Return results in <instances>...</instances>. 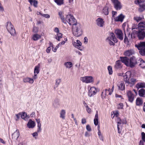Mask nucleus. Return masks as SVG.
<instances>
[{"label":"nucleus","mask_w":145,"mask_h":145,"mask_svg":"<svg viewBox=\"0 0 145 145\" xmlns=\"http://www.w3.org/2000/svg\"><path fill=\"white\" fill-rule=\"evenodd\" d=\"M72 31L74 35L76 37H80L83 34V31L79 24L72 26Z\"/></svg>","instance_id":"1"},{"label":"nucleus","mask_w":145,"mask_h":145,"mask_svg":"<svg viewBox=\"0 0 145 145\" xmlns=\"http://www.w3.org/2000/svg\"><path fill=\"white\" fill-rule=\"evenodd\" d=\"M65 20L70 25H72V26L78 24L77 23L76 20L73 16L71 14L67 15L65 18Z\"/></svg>","instance_id":"2"},{"label":"nucleus","mask_w":145,"mask_h":145,"mask_svg":"<svg viewBox=\"0 0 145 145\" xmlns=\"http://www.w3.org/2000/svg\"><path fill=\"white\" fill-rule=\"evenodd\" d=\"M111 40H113L115 43H116L118 42V40L113 33H110L109 36L106 39V40L110 46H114L115 44L111 41Z\"/></svg>","instance_id":"3"},{"label":"nucleus","mask_w":145,"mask_h":145,"mask_svg":"<svg viewBox=\"0 0 145 145\" xmlns=\"http://www.w3.org/2000/svg\"><path fill=\"white\" fill-rule=\"evenodd\" d=\"M7 28L8 32L11 35L14 36L16 35V31L13 28V25L10 21H8L7 25Z\"/></svg>","instance_id":"4"},{"label":"nucleus","mask_w":145,"mask_h":145,"mask_svg":"<svg viewBox=\"0 0 145 145\" xmlns=\"http://www.w3.org/2000/svg\"><path fill=\"white\" fill-rule=\"evenodd\" d=\"M131 72L130 71H127L124 76V80L126 86L129 84V79L131 77Z\"/></svg>","instance_id":"5"},{"label":"nucleus","mask_w":145,"mask_h":145,"mask_svg":"<svg viewBox=\"0 0 145 145\" xmlns=\"http://www.w3.org/2000/svg\"><path fill=\"white\" fill-rule=\"evenodd\" d=\"M80 80L83 82L86 83H91L93 82V78L91 76H86L81 77Z\"/></svg>","instance_id":"6"},{"label":"nucleus","mask_w":145,"mask_h":145,"mask_svg":"<svg viewBox=\"0 0 145 145\" xmlns=\"http://www.w3.org/2000/svg\"><path fill=\"white\" fill-rule=\"evenodd\" d=\"M115 33L116 37L120 40H122L123 38V34L122 31L120 29H117L115 30Z\"/></svg>","instance_id":"7"},{"label":"nucleus","mask_w":145,"mask_h":145,"mask_svg":"<svg viewBox=\"0 0 145 145\" xmlns=\"http://www.w3.org/2000/svg\"><path fill=\"white\" fill-rule=\"evenodd\" d=\"M137 64L136 59L134 57H132L130 58L129 61V67L132 68Z\"/></svg>","instance_id":"8"},{"label":"nucleus","mask_w":145,"mask_h":145,"mask_svg":"<svg viewBox=\"0 0 145 145\" xmlns=\"http://www.w3.org/2000/svg\"><path fill=\"white\" fill-rule=\"evenodd\" d=\"M97 92V89L95 87H91L89 89L88 95L90 97H92L95 95Z\"/></svg>","instance_id":"9"},{"label":"nucleus","mask_w":145,"mask_h":145,"mask_svg":"<svg viewBox=\"0 0 145 145\" xmlns=\"http://www.w3.org/2000/svg\"><path fill=\"white\" fill-rule=\"evenodd\" d=\"M137 37L140 40H143L145 37V32L144 31L138 30L136 32Z\"/></svg>","instance_id":"10"},{"label":"nucleus","mask_w":145,"mask_h":145,"mask_svg":"<svg viewBox=\"0 0 145 145\" xmlns=\"http://www.w3.org/2000/svg\"><path fill=\"white\" fill-rule=\"evenodd\" d=\"M73 45L74 46L80 51L82 50L83 49V48L81 46L82 43L79 40H77L76 42H73Z\"/></svg>","instance_id":"11"},{"label":"nucleus","mask_w":145,"mask_h":145,"mask_svg":"<svg viewBox=\"0 0 145 145\" xmlns=\"http://www.w3.org/2000/svg\"><path fill=\"white\" fill-rule=\"evenodd\" d=\"M112 2L114 5V8L116 10H120L121 8V3L118 0H112Z\"/></svg>","instance_id":"12"},{"label":"nucleus","mask_w":145,"mask_h":145,"mask_svg":"<svg viewBox=\"0 0 145 145\" xmlns=\"http://www.w3.org/2000/svg\"><path fill=\"white\" fill-rule=\"evenodd\" d=\"M127 95L129 101L132 103L134 98V96L133 94L130 91H128L127 93Z\"/></svg>","instance_id":"13"},{"label":"nucleus","mask_w":145,"mask_h":145,"mask_svg":"<svg viewBox=\"0 0 145 145\" xmlns=\"http://www.w3.org/2000/svg\"><path fill=\"white\" fill-rule=\"evenodd\" d=\"M97 25L99 26L102 27L104 24L103 20L101 18H98L96 21Z\"/></svg>","instance_id":"14"},{"label":"nucleus","mask_w":145,"mask_h":145,"mask_svg":"<svg viewBox=\"0 0 145 145\" xmlns=\"http://www.w3.org/2000/svg\"><path fill=\"white\" fill-rule=\"evenodd\" d=\"M120 59L121 62L124 63L127 66L129 67V59L127 57H120Z\"/></svg>","instance_id":"15"},{"label":"nucleus","mask_w":145,"mask_h":145,"mask_svg":"<svg viewBox=\"0 0 145 145\" xmlns=\"http://www.w3.org/2000/svg\"><path fill=\"white\" fill-rule=\"evenodd\" d=\"M138 30L144 31L145 30V22H140L138 25Z\"/></svg>","instance_id":"16"},{"label":"nucleus","mask_w":145,"mask_h":145,"mask_svg":"<svg viewBox=\"0 0 145 145\" xmlns=\"http://www.w3.org/2000/svg\"><path fill=\"white\" fill-rule=\"evenodd\" d=\"M135 46L138 50L145 48V41L140 42L138 44H135Z\"/></svg>","instance_id":"17"},{"label":"nucleus","mask_w":145,"mask_h":145,"mask_svg":"<svg viewBox=\"0 0 145 145\" xmlns=\"http://www.w3.org/2000/svg\"><path fill=\"white\" fill-rule=\"evenodd\" d=\"M125 17V16L122 14H120L119 16L116 18H114V20L115 21L122 22Z\"/></svg>","instance_id":"18"},{"label":"nucleus","mask_w":145,"mask_h":145,"mask_svg":"<svg viewBox=\"0 0 145 145\" xmlns=\"http://www.w3.org/2000/svg\"><path fill=\"white\" fill-rule=\"evenodd\" d=\"M35 122L31 120H29L27 124V127L29 128H33L35 127Z\"/></svg>","instance_id":"19"},{"label":"nucleus","mask_w":145,"mask_h":145,"mask_svg":"<svg viewBox=\"0 0 145 145\" xmlns=\"http://www.w3.org/2000/svg\"><path fill=\"white\" fill-rule=\"evenodd\" d=\"M122 67L121 62L120 60L117 61L114 65V68L116 69H120Z\"/></svg>","instance_id":"20"},{"label":"nucleus","mask_w":145,"mask_h":145,"mask_svg":"<svg viewBox=\"0 0 145 145\" xmlns=\"http://www.w3.org/2000/svg\"><path fill=\"white\" fill-rule=\"evenodd\" d=\"M118 86L119 90L123 91L125 89L124 84L122 82H119Z\"/></svg>","instance_id":"21"},{"label":"nucleus","mask_w":145,"mask_h":145,"mask_svg":"<svg viewBox=\"0 0 145 145\" xmlns=\"http://www.w3.org/2000/svg\"><path fill=\"white\" fill-rule=\"evenodd\" d=\"M134 54V52L133 50H129L124 52V54L126 56H129Z\"/></svg>","instance_id":"22"},{"label":"nucleus","mask_w":145,"mask_h":145,"mask_svg":"<svg viewBox=\"0 0 145 145\" xmlns=\"http://www.w3.org/2000/svg\"><path fill=\"white\" fill-rule=\"evenodd\" d=\"M108 91V92H109V94L110 95H111L112 93V91L110 90V88H109L108 89H106L105 90V95H104L103 94V92H102V94H101V96L102 97V98L103 99H104L105 98L106 95H107V92Z\"/></svg>","instance_id":"23"},{"label":"nucleus","mask_w":145,"mask_h":145,"mask_svg":"<svg viewBox=\"0 0 145 145\" xmlns=\"http://www.w3.org/2000/svg\"><path fill=\"white\" fill-rule=\"evenodd\" d=\"M23 81L24 83L29 82L32 84L34 80L33 79L27 77L23 79Z\"/></svg>","instance_id":"24"},{"label":"nucleus","mask_w":145,"mask_h":145,"mask_svg":"<svg viewBox=\"0 0 145 145\" xmlns=\"http://www.w3.org/2000/svg\"><path fill=\"white\" fill-rule=\"evenodd\" d=\"M19 133L18 131H17L13 133L12 135V139L14 140H16L19 137Z\"/></svg>","instance_id":"25"},{"label":"nucleus","mask_w":145,"mask_h":145,"mask_svg":"<svg viewBox=\"0 0 145 145\" xmlns=\"http://www.w3.org/2000/svg\"><path fill=\"white\" fill-rule=\"evenodd\" d=\"M94 123L95 125H98V114L97 111L96 112V114H95V119L94 120Z\"/></svg>","instance_id":"26"},{"label":"nucleus","mask_w":145,"mask_h":145,"mask_svg":"<svg viewBox=\"0 0 145 145\" xmlns=\"http://www.w3.org/2000/svg\"><path fill=\"white\" fill-rule=\"evenodd\" d=\"M138 4L140 7L138 10L140 12H141L145 10V3L142 4L139 3Z\"/></svg>","instance_id":"27"},{"label":"nucleus","mask_w":145,"mask_h":145,"mask_svg":"<svg viewBox=\"0 0 145 145\" xmlns=\"http://www.w3.org/2000/svg\"><path fill=\"white\" fill-rule=\"evenodd\" d=\"M143 101L140 98H137L136 100V104L137 106H140L142 105Z\"/></svg>","instance_id":"28"},{"label":"nucleus","mask_w":145,"mask_h":145,"mask_svg":"<svg viewBox=\"0 0 145 145\" xmlns=\"http://www.w3.org/2000/svg\"><path fill=\"white\" fill-rule=\"evenodd\" d=\"M139 95L140 97H145V90L143 89H142L139 90Z\"/></svg>","instance_id":"29"},{"label":"nucleus","mask_w":145,"mask_h":145,"mask_svg":"<svg viewBox=\"0 0 145 145\" xmlns=\"http://www.w3.org/2000/svg\"><path fill=\"white\" fill-rule=\"evenodd\" d=\"M136 87L138 89L139 88H145V83H139L137 84Z\"/></svg>","instance_id":"30"},{"label":"nucleus","mask_w":145,"mask_h":145,"mask_svg":"<svg viewBox=\"0 0 145 145\" xmlns=\"http://www.w3.org/2000/svg\"><path fill=\"white\" fill-rule=\"evenodd\" d=\"M103 12L105 15H107L108 14V8L107 6H105L103 8Z\"/></svg>","instance_id":"31"},{"label":"nucleus","mask_w":145,"mask_h":145,"mask_svg":"<svg viewBox=\"0 0 145 145\" xmlns=\"http://www.w3.org/2000/svg\"><path fill=\"white\" fill-rule=\"evenodd\" d=\"M64 65L67 68H70L72 66V63L71 62H67L64 63Z\"/></svg>","instance_id":"32"},{"label":"nucleus","mask_w":145,"mask_h":145,"mask_svg":"<svg viewBox=\"0 0 145 145\" xmlns=\"http://www.w3.org/2000/svg\"><path fill=\"white\" fill-rule=\"evenodd\" d=\"M40 68V64H38V65L36 66L34 69V73L38 74L39 72V68Z\"/></svg>","instance_id":"33"},{"label":"nucleus","mask_w":145,"mask_h":145,"mask_svg":"<svg viewBox=\"0 0 145 145\" xmlns=\"http://www.w3.org/2000/svg\"><path fill=\"white\" fill-rule=\"evenodd\" d=\"M65 111L64 110H61L60 113V117L62 119H64L65 118Z\"/></svg>","instance_id":"34"},{"label":"nucleus","mask_w":145,"mask_h":145,"mask_svg":"<svg viewBox=\"0 0 145 145\" xmlns=\"http://www.w3.org/2000/svg\"><path fill=\"white\" fill-rule=\"evenodd\" d=\"M40 38V36L38 34L34 35L33 37V39L34 40L36 41Z\"/></svg>","instance_id":"35"},{"label":"nucleus","mask_w":145,"mask_h":145,"mask_svg":"<svg viewBox=\"0 0 145 145\" xmlns=\"http://www.w3.org/2000/svg\"><path fill=\"white\" fill-rule=\"evenodd\" d=\"M62 37V34L58 32L57 34V36L55 37L56 39L58 41H59L60 39Z\"/></svg>","instance_id":"36"},{"label":"nucleus","mask_w":145,"mask_h":145,"mask_svg":"<svg viewBox=\"0 0 145 145\" xmlns=\"http://www.w3.org/2000/svg\"><path fill=\"white\" fill-rule=\"evenodd\" d=\"M54 1L58 5H61L64 3L63 0H54Z\"/></svg>","instance_id":"37"},{"label":"nucleus","mask_w":145,"mask_h":145,"mask_svg":"<svg viewBox=\"0 0 145 145\" xmlns=\"http://www.w3.org/2000/svg\"><path fill=\"white\" fill-rule=\"evenodd\" d=\"M61 81V79H57L56 80V84L54 86V88L55 89L57 88L59 85V84Z\"/></svg>","instance_id":"38"},{"label":"nucleus","mask_w":145,"mask_h":145,"mask_svg":"<svg viewBox=\"0 0 145 145\" xmlns=\"http://www.w3.org/2000/svg\"><path fill=\"white\" fill-rule=\"evenodd\" d=\"M139 53L142 56H145V48L138 50Z\"/></svg>","instance_id":"39"},{"label":"nucleus","mask_w":145,"mask_h":145,"mask_svg":"<svg viewBox=\"0 0 145 145\" xmlns=\"http://www.w3.org/2000/svg\"><path fill=\"white\" fill-rule=\"evenodd\" d=\"M136 80L134 78H131L129 80V84H134L136 82Z\"/></svg>","instance_id":"40"},{"label":"nucleus","mask_w":145,"mask_h":145,"mask_svg":"<svg viewBox=\"0 0 145 145\" xmlns=\"http://www.w3.org/2000/svg\"><path fill=\"white\" fill-rule=\"evenodd\" d=\"M108 69L109 74H112L113 72L112 67L110 66H109L108 67Z\"/></svg>","instance_id":"41"},{"label":"nucleus","mask_w":145,"mask_h":145,"mask_svg":"<svg viewBox=\"0 0 145 145\" xmlns=\"http://www.w3.org/2000/svg\"><path fill=\"white\" fill-rule=\"evenodd\" d=\"M142 18L140 17H135L134 18V20H136L137 22L142 20Z\"/></svg>","instance_id":"42"},{"label":"nucleus","mask_w":145,"mask_h":145,"mask_svg":"<svg viewBox=\"0 0 145 145\" xmlns=\"http://www.w3.org/2000/svg\"><path fill=\"white\" fill-rule=\"evenodd\" d=\"M41 124H37V127L38 129H37V132L39 133L41 131Z\"/></svg>","instance_id":"43"},{"label":"nucleus","mask_w":145,"mask_h":145,"mask_svg":"<svg viewBox=\"0 0 145 145\" xmlns=\"http://www.w3.org/2000/svg\"><path fill=\"white\" fill-rule=\"evenodd\" d=\"M140 67L143 68H145V62L144 61H141V63L139 64Z\"/></svg>","instance_id":"44"},{"label":"nucleus","mask_w":145,"mask_h":145,"mask_svg":"<svg viewBox=\"0 0 145 145\" xmlns=\"http://www.w3.org/2000/svg\"><path fill=\"white\" fill-rule=\"evenodd\" d=\"M117 121L118 124H119V125L121 123H124L119 117L117 118Z\"/></svg>","instance_id":"45"},{"label":"nucleus","mask_w":145,"mask_h":145,"mask_svg":"<svg viewBox=\"0 0 145 145\" xmlns=\"http://www.w3.org/2000/svg\"><path fill=\"white\" fill-rule=\"evenodd\" d=\"M145 0H136L135 1V3L136 4H139L141 3L144 2Z\"/></svg>","instance_id":"46"},{"label":"nucleus","mask_w":145,"mask_h":145,"mask_svg":"<svg viewBox=\"0 0 145 145\" xmlns=\"http://www.w3.org/2000/svg\"><path fill=\"white\" fill-rule=\"evenodd\" d=\"M38 132H35L32 134V135L33 137L35 139H36L37 138V137L38 136Z\"/></svg>","instance_id":"47"},{"label":"nucleus","mask_w":145,"mask_h":145,"mask_svg":"<svg viewBox=\"0 0 145 145\" xmlns=\"http://www.w3.org/2000/svg\"><path fill=\"white\" fill-rule=\"evenodd\" d=\"M86 110L87 111V112L89 113H90L91 112V108L89 107L87 105H86Z\"/></svg>","instance_id":"48"},{"label":"nucleus","mask_w":145,"mask_h":145,"mask_svg":"<svg viewBox=\"0 0 145 145\" xmlns=\"http://www.w3.org/2000/svg\"><path fill=\"white\" fill-rule=\"evenodd\" d=\"M125 38L124 39V42L125 43H128L129 42V41L128 40V38L127 36L126 35V34L125 33Z\"/></svg>","instance_id":"49"},{"label":"nucleus","mask_w":145,"mask_h":145,"mask_svg":"<svg viewBox=\"0 0 145 145\" xmlns=\"http://www.w3.org/2000/svg\"><path fill=\"white\" fill-rule=\"evenodd\" d=\"M38 28L36 27H34L33 29V32L35 33H37L38 31Z\"/></svg>","instance_id":"50"},{"label":"nucleus","mask_w":145,"mask_h":145,"mask_svg":"<svg viewBox=\"0 0 145 145\" xmlns=\"http://www.w3.org/2000/svg\"><path fill=\"white\" fill-rule=\"evenodd\" d=\"M27 117V114L26 113L24 112L21 115V117L22 119H24L25 118Z\"/></svg>","instance_id":"51"},{"label":"nucleus","mask_w":145,"mask_h":145,"mask_svg":"<svg viewBox=\"0 0 145 145\" xmlns=\"http://www.w3.org/2000/svg\"><path fill=\"white\" fill-rule=\"evenodd\" d=\"M123 106V105L122 103L119 104L117 106L118 108V109H122Z\"/></svg>","instance_id":"52"},{"label":"nucleus","mask_w":145,"mask_h":145,"mask_svg":"<svg viewBox=\"0 0 145 145\" xmlns=\"http://www.w3.org/2000/svg\"><path fill=\"white\" fill-rule=\"evenodd\" d=\"M60 17L61 20H62V22L64 23H66V21L65 19V18H64L63 16L62 15V16H60Z\"/></svg>","instance_id":"53"},{"label":"nucleus","mask_w":145,"mask_h":145,"mask_svg":"<svg viewBox=\"0 0 145 145\" xmlns=\"http://www.w3.org/2000/svg\"><path fill=\"white\" fill-rule=\"evenodd\" d=\"M142 136V139L143 141L145 142V133L144 132H142L141 133Z\"/></svg>","instance_id":"54"},{"label":"nucleus","mask_w":145,"mask_h":145,"mask_svg":"<svg viewBox=\"0 0 145 145\" xmlns=\"http://www.w3.org/2000/svg\"><path fill=\"white\" fill-rule=\"evenodd\" d=\"M86 129L89 131H91V129L89 125H88L86 126Z\"/></svg>","instance_id":"55"},{"label":"nucleus","mask_w":145,"mask_h":145,"mask_svg":"<svg viewBox=\"0 0 145 145\" xmlns=\"http://www.w3.org/2000/svg\"><path fill=\"white\" fill-rule=\"evenodd\" d=\"M33 5L35 7H37V5L38 4V2L36 0H34L33 1Z\"/></svg>","instance_id":"56"},{"label":"nucleus","mask_w":145,"mask_h":145,"mask_svg":"<svg viewBox=\"0 0 145 145\" xmlns=\"http://www.w3.org/2000/svg\"><path fill=\"white\" fill-rule=\"evenodd\" d=\"M42 16L43 17H44L45 18H49L50 17V15L48 14H42Z\"/></svg>","instance_id":"57"},{"label":"nucleus","mask_w":145,"mask_h":145,"mask_svg":"<svg viewBox=\"0 0 145 145\" xmlns=\"http://www.w3.org/2000/svg\"><path fill=\"white\" fill-rule=\"evenodd\" d=\"M59 46H58V45L55 48H53V47H52V50H53V51L54 52H56V51L57 49L59 48Z\"/></svg>","instance_id":"58"},{"label":"nucleus","mask_w":145,"mask_h":145,"mask_svg":"<svg viewBox=\"0 0 145 145\" xmlns=\"http://www.w3.org/2000/svg\"><path fill=\"white\" fill-rule=\"evenodd\" d=\"M88 39L86 37H85L84 38V42L85 44H87L88 42Z\"/></svg>","instance_id":"59"},{"label":"nucleus","mask_w":145,"mask_h":145,"mask_svg":"<svg viewBox=\"0 0 145 145\" xmlns=\"http://www.w3.org/2000/svg\"><path fill=\"white\" fill-rule=\"evenodd\" d=\"M116 12H114L113 11L112 12V18H113L114 19V18H116V17H115V15H116Z\"/></svg>","instance_id":"60"},{"label":"nucleus","mask_w":145,"mask_h":145,"mask_svg":"<svg viewBox=\"0 0 145 145\" xmlns=\"http://www.w3.org/2000/svg\"><path fill=\"white\" fill-rule=\"evenodd\" d=\"M86 123V120L85 118H83L82 120V124H84Z\"/></svg>","instance_id":"61"},{"label":"nucleus","mask_w":145,"mask_h":145,"mask_svg":"<svg viewBox=\"0 0 145 145\" xmlns=\"http://www.w3.org/2000/svg\"><path fill=\"white\" fill-rule=\"evenodd\" d=\"M51 50V48L50 47H48L46 49V52L48 53H49L50 51Z\"/></svg>","instance_id":"62"},{"label":"nucleus","mask_w":145,"mask_h":145,"mask_svg":"<svg viewBox=\"0 0 145 145\" xmlns=\"http://www.w3.org/2000/svg\"><path fill=\"white\" fill-rule=\"evenodd\" d=\"M54 31L55 32H56L57 33H58V32H59V29L57 27H56L55 28Z\"/></svg>","instance_id":"63"},{"label":"nucleus","mask_w":145,"mask_h":145,"mask_svg":"<svg viewBox=\"0 0 145 145\" xmlns=\"http://www.w3.org/2000/svg\"><path fill=\"white\" fill-rule=\"evenodd\" d=\"M85 136L86 137H88L90 135L87 132H86L85 134Z\"/></svg>","instance_id":"64"}]
</instances>
